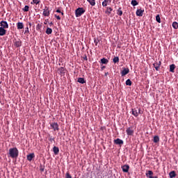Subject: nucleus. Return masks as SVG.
I'll return each mask as SVG.
<instances>
[{"mask_svg":"<svg viewBox=\"0 0 178 178\" xmlns=\"http://www.w3.org/2000/svg\"><path fill=\"white\" fill-rule=\"evenodd\" d=\"M9 155L10 158H17L19 156V150L17 147L10 148L9 149Z\"/></svg>","mask_w":178,"mask_h":178,"instance_id":"obj_1","label":"nucleus"},{"mask_svg":"<svg viewBox=\"0 0 178 178\" xmlns=\"http://www.w3.org/2000/svg\"><path fill=\"white\" fill-rule=\"evenodd\" d=\"M86 13V10H84V8H78L75 10V16H76V17H80V16L83 15V13Z\"/></svg>","mask_w":178,"mask_h":178,"instance_id":"obj_2","label":"nucleus"},{"mask_svg":"<svg viewBox=\"0 0 178 178\" xmlns=\"http://www.w3.org/2000/svg\"><path fill=\"white\" fill-rule=\"evenodd\" d=\"M132 115L135 116V118H137L138 115H141V108H132L131 110Z\"/></svg>","mask_w":178,"mask_h":178,"instance_id":"obj_3","label":"nucleus"},{"mask_svg":"<svg viewBox=\"0 0 178 178\" xmlns=\"http://www.w3.org/2000/svg\"><path fill=\"white\" fill-rule=\"evenodd\" d=\"M50 126L54 131H59V124L57 122H53Z\"/></svg>","mask_w":178,"mask_h":178,"instance_id":"obj_4","label":"nucleus"},{"mask_svg":"<svg viewBox=\"0 0 178 178\" xmlns=\"http://www.w3.org/2000/svg\"><path fill=\"white\" fill-rule=\"evenodd\" d=\"M51 15V13L49 11V7H44V9L43 10V16L48 17Z\"/></svg>","mask_w":178,"mask_h":178,"instance_id":"obj_5","label":"nucleus"},{"mask_svg":"<svg viewBox=\"0 0 178 178\" xmlns=\"http://www.w3.org/2000/svg\"><path fill=\"white\" fill-rule=\"evenodd\" d=\"M0 26L1 29H9V24H8L6 21H1L0 22Z\"/></svg>","mask_w":178,"mask_h":178,"instance_id":"obj_6","label":"nucleus"},{"mask_svg":"<svg viewBox=\"0 0 178 178\" xmlns=\"http://www.w3.org/2000/svg\"><path fill=\"white\" fill-rule=\"evenodd\" d=\"M127 136H133L134 134V130L133 129V127H130L126 130Z\"/></svg>","mask_w":178,"mask_h":178,"instance_id":"obj_7","label":"nucleus"},{"mask_svg":"<svg viewBox=\"0 0 178 178\" xmlns=\"http://www.w3.org/2000/svg\"><path fill=\"white\" fill-rule=\"evenodd\" d=\"M161 65H162V62L159 61V62L154 63L153 64V66L156 69V70L158 72L161 67Z\"/></svg>","mask_w":178,"mask_h":178,"instance_id":"obj_8","label":"nucleus"},{"mask_svg":"<svg viewBox=\"0 0 178 178\" xmlns=\"http://www.w3.org/2000/svg\"><path fill=\"white\" fill-rule=\"evenodd\" d=\"M129 73H130V70L129 68H123L121 72V76L123 77L124 76H126V74H129Z\"/></svg>","mask_w":178,"mask_h":178,"instance_id":"obj_9","label":"nucleus"},{"mask_svg":"<svg viewBox=\"0 0 178 178\" xmlns=\"http://www.w3.org/2000/svg\"><path fill=\"white\" fill-rule=\"evenodd\" d=\"M114 144H116V145H123L124 142L123 140L120 138H117L114 140Z\"/></svg>","mask_w":178,"mask_h":178,"instance_id":"obj_10","label":"nucleus"},{"mask_svg":"<svg viewBox=\"0 0 178 178\" xmlns=\"http://www.w3.org/2000/svg\"><path fill=\"white\" fill-rule=\"evenodd\" d=\"M26 158H27V161H29V162H31L33 161V159L35 158V154H34V153H31L30 154H28Z\"/></svg>","mask_w":178,"mask_h":178,"instance_id":"obj_11","label":"nucleus"},{"mask_svg":"<svg viewBox=\"0 0 178 178\" xmlns=\"http://www.w3.org/2000/svg\"><path fill=\"white\" fill-rule=\"evenodd\" d=\"M58 72L60 74L63 75L66 73V69L63 67L58 68Z\"/></svg>","mask_w":178,"mask_h":178,"instance_id":"obj_12","label":"nucleus"},{"mask_svg":"<svg viewBox=\"0 0 178 178\" xmlns=\"http://www.w3.org/2000/svg\"><path fill=\"white\" fill-rule=\"evenodd\" d=\"M122 172L124 173H127L129 172V169H130V166L129 165H124L122 167Z\"/></svg>","mask_w":178,"mask_h":178,"instance_id":"obj_13","label":"nucleus"},{"mask_svg":"<svg viewBox=\"0 0 178 178\" xmlns=\"http://www.w3.org/2000/svg\"><path fill=\"white\" fill-rule=\"evenodd\" d=\"M144 15V10L143 9H138L136 10V16L142 17Z\"/></svg>","mask_w":178,"mask_h":178,"instance_id":"obj_14","label":"nucleus"},{"mask_svg":"<svg viewBox=\"0 0 178 178\" xmlns=\"http://www.w3.org/2000/svg\"><path fill=\"white\" fill-rule=\"evenodd\" d=\"M17 30H22V29H24V25L23 24V22H17Z\"/></svg>","mask_w":178,"mask_h":178,"instance_id":"obj_15","label":"nucleus"},{"mask_svg":"<svg viewBox=\"0 0 178 178\" xmlns=\"http://www.w3.org/2000/svg\"><path fill=\"white\" fill-rule=\"evenodd\" d=\"M154 175V172H152V170H148L146 173L145 175L147 177H154V176H152Z\"/></svg>","mask_w":178,"mask_h":178,"instance_id":"obj_16","label":"nucleus"},{"mask_svg":"<svg viewBox=\"0 0 178 178\" xmlns=\"http://www.w3.org/2000/svg\"><path fill=\"white\" fill-rule=\"evenodd\" d=\"M6 35V30L3 28L0 27V35L2 37Z\"/></svg>","mask_w":178,"mask_h":178,"instance_id":"obj_17","label":"nucleus"},{"mask_svg":"<svg viewBox=\"0 0 178 178\" xmlns=\"http://www.w3.org/2000/svg\"><path fill=\"white\" fill-rule=\"evenodd\" d=\"M53 152L54 153L55 155H58V154H59V147L54 146L53 147Z\"/></svg>","mask_w":178,"mask_h":178,"instance_id":"obj_18","label":"nucleus"},{"mask_svg":"<svg viewBox=\"0 0 178 178\" xmlns=\"http://www.w3.org/2000/svg\"><path fill=\"white\" fill-rule=\"evenodd\" d=\"M15 46L17 47V48H19V47H22V40H16L15 42Z\"/></svg>","mask_w":178,"mask_h":178,"instance_id":"obj_19","label":"nucleus"},{"mask_svg":"<svg viewBox=\"0 0 178 178\" xmlns=\"http://www.w3.org/2000/svg\"><path fill=\"white\" fill-rule=\"evenodd\" d=\"M175 69H176V65L175 64H172L170 65V72L172 73H175Z\"/></svg>","mask_w":178,"mask_h":178,"instance_id":"obj_20","label":"nucleus"},{"mask_svg":"<svg viewBox=\"0 0 178 178\" xmlns=\"http://www.w3.org/2000/svg\"><path fill=\"white\" fill-rule=\"evenodd\" d=\"M106 9L107 10L105 12V13H106V15H111V13H112V10H113V9L111 7H107Z\"/></svg>","mask_w":178,"mask_h":178,"instance_id":"obj_21","label":"nucleus"},{"mask_svg":"<svg viewBox=\"0 0 178 178\" xmlns=\"http://www.w3.org/2000/svg\"><path fill=\"white\" fill-rule=\"evenodd\" d=\"M77 81L81 84H84L86 83V80L84 79V78H78Z\"/></svg>","mask_w":178,"mask_h":178,"instance_id":"obj_22","label":"nucleus"},{"mask_svg":"<svg viewBox=\"0 0 178 178\" xmlns=\"http://www.w3.org/2000/svg\"><path fill=\"white\" fill-rule=\"evenodd\" d=\"M169 176H170V178L176 177V172L175 171H171L169 173Z\"/></svg>","mask_w":178,"mask_h":178,"instance_id":"obj_23","label":"nucleus"},{"mask_svg":"<svg viewBox=\"0 0 178 178\" xmlns=\"http://www.w3.org/2000/svg\"><path fill=\"white\" fill-rule=\"evenodd\" d=\"M117 15H118V16H122V15H123V11L122 10V8H118V10H117Z\"/></svg>","mask_w":178,"mask_h":178,"instance_id":"obj_24","label":"nucleus"},{"mask_svg":"<svg viewBox=\"0 0 178 178\" xmlns=\"http://www.w3.org/2000/svg\"><path fill=\"white\" fill-rule=\"evenodd\" d=\"M101 62L102 63H103V65H107L108 62H109V60H108V59L104 58L101 59Z\"/></svg>","mask_w":178,"mask_h":178,"instance_id":"obj_25","label":"nucleus"},{"mask_svg":"<svg viewBox=\"0 0 178 178\" xmlns=\"http://www.w3.org/2000/svg\"><path fill=\"white\" fill-rule=\"evenodd\" d=\"M172 26L173 29H175V30H177V29H178V23L177 22H174L172 23Z\"/></svg>","mask_w":178,"mask_h":178,"instance_id":"obj_26","label":"nucleus"},{"mask_svg":"<svg viewBox=\"0 0 178 178\" xmlns=\"http://www.w3.org/2000/svg\"><path fill=\"white\" fill-rule=\"evenodd\" d=\"M91 6H95V0H87Z\"/></svg>","mask_w":178,"mask_h":178,"instance_id":"obj_27","label":"nucleus"},{"mask_svg":"<svg viewBox=\"0 0 178 178\" xmlns=\"http://www.w3.org/2000/svg\"><path fill=\"white\" fill-rule=\"evenodd\" d=\"M46 34L49 35V34H52V29L51 28H47L46 30Z\"/></svg>","mask_w":178,"mask_h":178,"instance_id":"obj_28","label":"nucleus"},{"mask_svg":"<svg viewBox=\"0 0 178 178\" xmlns=\"http://www.w3.org/2000/svg\"><path fill=\"white\" fill-rule=\"evenodd\" d=\"M131 4L132 6H137V5H138V2H137L136 0H132Z\"/></svg>","mask_w":178,"mask_h":178,"instance_id":"obj_29","label":"nucleus"},{"mask_svg":"<svg viewBox=\"0 0 178 178\" xmlns=\"http://www.w3.org/2000/svg\"><path fill=\"white\" fill-rule=\"evenodd\" d=\"M154 143H159V136H155L153 139Z\"/></svg>","mask_w":178,"mask_h":178,"instance_id":"obj_30","label":"nucleus"},{"mask_svg":"<svg viewBox=\"0 0 178 178\" xmlns=\"http://www.w3.org/2000/svg\"><path fill=\"white\" fill-rule=\"evenodd\" d=\"M40 2H41V1H40V0H33V1L31 3V5H33V3L35 5H38Z\"/></svg>","mask_w":178,"mask_h":178,"instance_id":"obj_31","label":"nucleus"},{"mask_svg":"<svg viewBox=\"0 0 178 178\" xmlns=\"http://www.w3.org/2000/svg\"><path fill=\"white\" fill-rule=\"evenodd\" d=\"M42 27V25L40 24H38L36 26V30L37 31H41V28Z\"/></svg>","mask_w":178,"mask_h":178,"instance_id":"obj_32","label":"nucleus"},{"mask_svg":"<svg viewBox=\"0 0 178 178\" xmlns=\"http://www.w3.org/2000/svg\"><path fill=\"white\" fill-rule=\"evenodd\" d=\"M113 61L114 63H119V58L118 56L114 57V58L113 59Z\"/></svg>","mask_w":178,"mask_h":178,"instance_id":"obj_33","label":"nucleus"},{"mask_svg":"<svg viewBox=\"0 0 178 178\" xmlns=\"http://www.w3.org/2000/svg\"><path fill=\"white\" fill-rule=\"evenodd\" d=\"M125 84H126V86H131V84H132L131 80L127 79L125 82Z\"/></svg>","mask_w":178,"mask_h":178,"instance_id":"obj_34","label":"nucleus"},{"mask_svg":"<svg viewBox=\"0 0 178 178\" xmlns=\"http://www.w3.org/2000/svg\"><path fill=\"white\" fill-rule=\"evenodd\" d=\"M156 21L157 23H161V17L159 16V15H157L156 16Z\"/></svg>","mask_w":178,"mask_h":178,"instance_id":"obj_35","label":"nucleus"},{"mask_svg":"<svg viewBox=\"0 0 178 178\" xmlns=\"http://www.w3.org/2000/svg\"><path fill=\"white\" fill-rule=\"evenodd\" d=\"M29 9L30 7L29 6H25L24 8H23L24 12H29Z\"/></svg>","mask_w":178,"mask_h":178,"instance_id":"obj_36","label":"nucleus"},{"mask_svg":"<svg viewBox=\"0 0 178 178\" xmlns=\"http://www.w3.org/2000/svg\"><path fill=\"white\" fill-rule=\"evenodd\" d=\"M102 6H108V0H104L102 2Z\"/></svg>","mask_w":178,"mask_h":178,"instance_id":"obj_37","label":"nucleus"},{"mask_svg":"<svg viewBox=\"0 0 178 178\" xmlns=\"http://www.w3.org/2000/svg\"><path fill=\"white\" fill-rule=\"evenodd\" d=\"M65 178H72V175H70V172H67L65 175Z\"/></svg>","mask_w":178,"mask_h":178,"instance_id":"obj_38","label":"nucleus"},{"mask_svg":"<svg viewBox=\"0 0 178 178\" xmlns=\"http://www.w3.org/2000/svg\"><path fill=\"white\" fill-rule=\"evenodd\" d=\"M30 33V31H29V27H26V28L25 29L24 34H27V33Z\"/></svg>","mask_w":178,"mask_h":178,"instance_id":"obj_39","label":"nucleus"},{"mask_svg":"<svg viewBox=\"0 0 178 178\" xmlns=\"http://www.w3.org/2000/svg\"><path fill=\"white\" fill-rule=\"evenodd\" d=\"M54 17H56L57 20H60V17L59 15H54Z\"/></svg>","mask_w":178,"mask_h":178,"instance_id":"obj_40","label":"nucleus"},{"mask_svg":"<svg viewBox=\"0 0 178 178\" xmlns=\"http://www.w3.org/2000/svg\"><path fill=\"white\" fill-rule=\"evenodd\" d=\"M94 42H95V45H98V42H99V40H97V39H95Z\"/></svg>","mask_w":178,"mask_h":178,"instance_id":"obj_41","label":"nucleus"},{"mask_svg":"<svg viewBox=\"0 0 178 178\" xmlns=\"http://www.w3.org/2000/svg\"><path fill=\"white\" fill-rule=\"evenodd\" d=\"M56 12L57 13H61V11H60V10H59V9L56 10Z\"/></svg>","mask_w":178,"mask_h":178,"instance_id":"obj_42","label":"nucleus"},{"mask_svg":"<svg viewBox=\"0 0 178 178\" xmlns=\"http://www.w3.org/2000/svg\"><path fill=\"white\" fill-rule=\"evenodd\" d=\"M40 171H41V172H44V168H40Z\"/></svg>","mask_w":178,"mask_h":178,"instance_id":"obj_43","label":"nucleus"},{"mask_svg":"<svg viewBox=\"0 0 178 178\" xmlns=\"http://www.w3.org/2000/svg\"><path fill=\"white\" fill-rule=\"evenodd\" d=\"M105 67H106L105 66L102 67H101L102 70H104V69H105Z\"/></svg>","mask_w":178,"mask_h":178,"instance_id":"obj_44","label":"nucleus"},{"mask_svg":"<svg viewBox=\"0 0 178 178\" xmlns=\"http://www.w3.org/2000/svg\"><path fill=\"white\" fill-rule=\"evenodd\" d=\"M149 178H158V177L154 176V177H149Z\"/></svg>","mask_w":178,"mask_h":178,"instance_id":"obj_45","label":"nucleus"},{"mask_svg":"<svg viewBox=\"0 0 178 178\" xmlns=\"http://www.w3.org/2000/svg\"><path fill=\"white\" fill-rule=\"evenodd\" d=\"M53 24H54L53 22H50V23H49V25H50V26H52Z\"/></svg>","mask_w":178,"mask_h":178,"instance_id":"obj_46","label":"nucleus"},{"mask_svg":"<svg viewBox=\"0 0 178 178\" xmlns=\"http://www.w3.org/2000/svg\"><path fill=\"white\" fill-rule=\"evenodd\" d=\"M29 26H30V27H31V22H29Z\"/></svg>","mask_w":178,"mask_h":178,"instance_id":"obj_47","label":"nucleus"},{"mask_svg":"<svg viewBox=\"0 0 178 178\" xmlns=\"http://www.w3.org/2000/svg\"><path fill=\"white\" fill-rule=\"evenodd\" d=\"M108 72H106L105 73V76H108Z\"/></svg>","mask_w":178,"mask_h":178,"instance_id":"obj_48","label":"nucleus"},{"mask_svg":"<svg viewBox=\"0 0 178 178\" xmlns=\"http://www.w3.org/2000/svg\"><path fill=\"white\" fill-rule=\"evenodd\" d=\"M60 13H61L62 16H63V15H65V14L63 13V12H61Z\"/></svg>","mask_w":178,"mask_h":178,"instance_id":"obj_49","label":"nucleus"},{"mask_svg":"<svg viewBox=\"0 0 178 178\" xmlns=\"http://www.w3.org/2000/svg\"><path fill=\"white\" fill-rule=\"evenodd\" d=\"M85 59L87 60V57H86Z\"/></svg>","mask_w":178,"mask_h":178,"instance_id":"obj_50","label":"nucleus"},{"mask_svg":"<svg viewBox=\"0 0 178 178\" xmlns=\"http://www.w3.org/2000/svg\"><path fill=\"white\" fill-rule=\"evenodd\" d=\"M85 59L87 60V57H86Z\"/></svg>","mask_w":178,"mask_h":178,"instance_id":"obj_51","label":"nucleus"}]
</instances>
